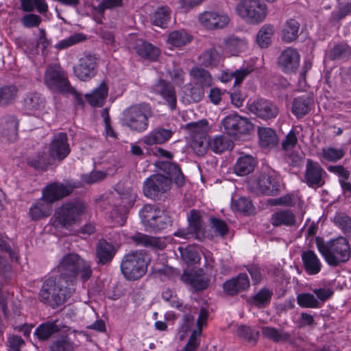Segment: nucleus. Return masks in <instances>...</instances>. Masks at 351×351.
<instances>
[{"mask_svg":"<svg viewBox=\"0 0 351 351\" xmlns=\"http://www.w3.org/2000/svg\"><path fill=\"white\" fill-rule=\"evenodd\" d=\"M60 278L64 283L74 287V282L78 275L84 282L87 281L93 274L91 264L75 253H68L60 260L57 266Z\"/></svg>","mask_w":351,"mask_h":351,"instance_id":"nucleus-1","label":"nucleus"},{"mask_svg":"<svg viewBox=\"0 0 351 351\" xmlns=\"http://www.w3.org/2000/svg\"><path fill=\"white\" fill-rule=\"evenodd\" d=\"M315 244L319 252L330 266L337 267L348 262L350 258V245L344 237L327 241L317 237L315 238Z\"/></svg>","mask_w":351,"mask_h":351,"instance_id":"nucleus-2","label":"nucleus"},{"mask_svg":"<svg viewBox=\"0 0 351 351\" xmlns=\"http://www.w3.org/2000/svg\"><path fill=\"white\" fill-rule=\"evenodd\" d=\"M75 291V287L58 278L47 279L40 290L38 298L40 302L55 308L62 305Z\"/></svg>","mask_w":351,"mask_h":351,"instance_id":"nucleus-3","label":"nucleus"},{"mask_svg":"<svg viewBox=\"0 0 351 351\" xmlns=\"http://www.w3.org/2000/svg\"><path fill=\"white\" fill-rule=\"evenodd\" d=\"M44 84L53 92L72 95L78 104L83 105L81 95L71 86L66 73L59 64H53L47 67L44 74Z\"/></svg>","mask_w":351,"mask_h":351,"instance_id":"nucleus-4","label":"nucleus"},{"mask_svg":"<svg viewBox=\"0 0 351 351\" xmlns=\"http://www.w3.org/2000/svg\"><path fill=\"white\" fill-rule=\"evenodd\" d=\"M153 116L149 104L142 103L127 108L122 114L121 124L131 131L142 133L149 126V119Z\"/></svg>","mask_w":351,"mask_h":351,"instance_id":"nucleus-5","label":"nucleus"},{"mask_svg":"<svg viewBox=\"0 0 351 351\" xmlns=\"http://www.w3.org/2000/svg\"><path fill=\"white\" fill-rule=\"evenodd\" d=\"M149 258L143 250L130 251L125 254L121 261V271L128 280L142 278L147 271Z\"/></svg>","mask_w":351,"mask_h":351,"instance_id":"nucleus-6","label":"nucleus"},{"mask_svg":"<svg viewBox=\"0 0 351 351\" xmlns=\"http://www.w3.org/2000/svg\"><path fill=\"white\" fill-rule=\"evenodd\" d=\"M236 13L250 24L262 23L267 16V8L261 0H241L235 7Z\"/></svg>","mask_w":351,"mask_h":351,"instance_id":"nucleus-7","label":"nucleus"},{"mask_svg":"<svg viewBox=\"0 0 351 351\" xmlns=\"http://www.w3.org/2000/svg\"><path fill=\"white\" fill-rule=\"evenodd\" d=\"M85 210L83 202H67L56 210L55 222L61 227L68 228L78 221Z\"/></svg>","mask_w":351,"mask_h":351,"instance_id":"nucleus-8","label":"nucleus"},{"mask_svg":"<svg viewBox=\"0 0 351 351\" xmlns=\"http://www.w3.org/2000/svg\"><path fill=\"white\" fill-rule=\"evenodd\" d=\"M221 124L224 132L233 136L248 135L254 130V124L249 119L237 113L226 116Z\"/></svg>","mask_w":351,"mask_h":351,"instance_id":"nucleus-9","label":"nucleus"},{"mask_svg":"<svg viewBox=\"0 0 351 351\" xmlns=\"http://www.w3.org/2000/svg\"><path fill=\"white\" fill-rule=\"evenodd\" d=\"M171 184L170 179L167 176L154 174L144 182L143 193L149 198L156 199L169 190Z\"/></svg>","mask_w":351,"mask_h":351,"instance_id":"nucleus-10","label":"nucleus"},{"mask_svg":"<svg viewBox=\"0 0 351 351\" xmlns=\"http://www.w3.org/2000/svg\"><path fill=\"white\" fill-rule=\"evenodd\" d=\"M48 152L53 161L61 162L65 159L71 152L67 134L60 132L54 135L49 144Z\"/></svg>","mask_w":351,"mask_h":351,"instance_id":"nucleus-11","label":"nucleus"},{"mask_svg":"<svg viewBox=\"0 0 351 351\" xmlns=\"http://www.w3.org/2000/svg\"><path fill=\"white\" fill-rule=\"evenodd\" d=\"M152 92L164 100V104L171 110L176 108L177 97L173 85L165 80L160 79L152 86Z\"/></svg>","mask_w":351,"mask_h":351,"instance_id":"nucleus-12","label":"nucleus"},{"mask_svg":"<svg viewBox=\"0 0 351 351\" xmlns=\"http://www.w3.org/2000/svg\"><path fill=\"white\" fill-rule=\"evenodd\" d=\"M97 58L90 54H85L79 60V63L73 66L76 77L86 82L93 78L97 73Z\"/></svg>","mask_w":351,"mask_h":351,"instance_id":"nucleus-13","label":"nucleus"},{"mask_svg":"<svg viewBox=\"0 0 351 351\" xmlns=\"http://www.w3.org/2000/svg\"><path fill=\"white\" fill-rule=\"evenodd\" d=\"M251 113L263 120L275 118L278 114V107L269 100L257 99L248 105Z\"/></svg>","mask_w":351,"mask_h":351,"instance_id":"nucleus-14","label":"nucleus"},{"mask_svg":"<svg viewBox=\"0 0 351 351\" xmlns=\"http://www.w3.org/2000/svg\"><path fill=\"white\" fill-rule=\"evenodd\" d=\"M256 189L261 193L274 195L278 190L276 173L273 170L261 173L254 180Z\"/></svg>","mask_w":351,"mask_h":351,"instance_id":"nucleus-15","label":"nucleus"},{"mask_svg":"<svg viewBox=\"0 0 351 351\" xmlns=\"http://www.w3.org/2000/svg\"><path fill=\"white\" fill-rule=\"evenodd\" d=\"M326 175V171L318 162H314L311 159L307 160L304 181L308 186H322L325 183L324 178Z\"/></svg>","mask_w":351,"mask_h":351,"instance_id":"nucleus-16","label":"nucleus"},{"mask_svg":"<svg viewBox=\"0 0 351 351\" xmlns=\"http://www.w3.org/2000/svg\"><path fill=\"white\" fill-rule=\"evenodd\" d=\"M180 278L183 282L190 285L195 291L204 290L210 285V278L201 269L190 272L185 271Z\"/></svg>","mask_w":351,"mask_h":351,"instance_id":"nucleus-17","label":"nucleus"},{"mask_svg":"<svg viewBox=\"0 0 351 351\" xmlns=\"http://www.w3.org/2000/svg\"><path fill=\"white\" fill-rule=\"evenodd\" d=\"M300 54L295 49L287 47L278 58V64L282 70L287 73L295 72L300 64Z\"/></svg>","mask_w":351,"mask_h":351,"instance_id":"nucleus-18","label":"nucleus"},{"mask_svg":"<svg viewBox=\"0 0 351 351\" xmlns=\"http://www.w3.org/2000/svg\"><path fill=\"white\" fill-rule=\"evenodd\" d=\"M199 23L209 29L223 28L230 21L227 14H219L216 12H204L199 16Z\"/></svg>","mask_w":351,"mask_h":351,"instance_id":"nucleus-19","label":"nucleus"},{"mask_svg":"<svg viewBox=\"0 0 351 351\" xmlns=\"http://www.w3.org/2000/svg\"><path fill=\"white\" fill-rule=\"evenodd\" d=\"M117 252L115 246L105 239H99L95 249V256L99 265H106L111 263Z\"/></svg>","mask_w":351,"mask_h":351,"instance_id":"nucleus-20","label":"nucleus"},{"mask_svg":"<svg viewBox=\"0 0 351 351\" xmlns=\"http://www.w3.org/2000/svg\"><path fill=\"white\" fill-rule=\"evenodd\" d=\"M72 189L62 184L53 183L47 186L43 190V197L51 204L67 195Z\"/></svg>","mask_w":351,"mask_h":351,"instance_id":"nucleus-21","label":"nucleus"},{"mask_svg":"<svg viewBox=\"0 0 351 351\" xmlns=\"http://www.w3.org/2000/svg\"><path fill=\"white\" fill-rule=\"evenodd\" d=\"M173 134V132L170 129L157 127L144 136L142 142L147 145H162L167 142Z\"/></svg>","mask_w":351,"mask_h":351,"instance_id":"nucleus-22","label":"nucleus"},{"mask_svg":"<svg viewBox=\"0 0 351 351\" xmlns=\"http://www.w3.org/2000/svg\"><path fill=\"white\" fill-rule=\"evenodd\" d=\"M18 125L16 119L13 116H5L0 121V134L9 142H14L18 136Z\"/></svg>","mask_w":351,"mask_h":351,"instance_id":"nucleus-23","label":"nucleus"},{"mask_svg":"<svg viewBox=\"0 0 351 351\" xmlns=\"http://www.w3.org/2000/svg\"><path fill=\"white\" fill-rule=\"evenodd\" d=\"M249 287L250 280L247 275L244 273L239 274L223 284L224 291L231 295L245 291Z\"/></svg>","mask_w":351,"mask_h":351,"instance_id":"nucleus-24","label":"nucleus"},{"mask_svg":"<svg viewBox=\"0 0 351 351\" xmlns=\"http://www.w3.org/2000/svg\"><path fill=\"white\" fill-rule=\"evenodd\" d=\"M52 205L43 196L35 201L29 209V217L32 221H38L51 215Z\"/></svg>","mask_w":351,"mask_h":351,"instance_id":"nucleus-25","label":"nucleus"},{"mask_svg":"<svg viewBox=\"0 0 351 351\" xmlns=\"http://www.w3.org/2000/svg\"><path fill=\"white\" fill-rule=\"evenodd\" d=\"M304 271L309 275H316L322 269V264L315 252L311 250L303 251L301 254Z\"/></svg>","mask_w":351,"mask_h":351,"instance_id":"nucleus-26","label":"nucleus"},{"mask_svg":"<svg viewBox=\"0 0 351 351\" xmlns=\"http://www.w3.org/2000/svg\"><path fill=\"white\" fill-rule=\"evenodd\" d=\"M121 199V204L116 206L112 213V217L114 219L117 223L119 225L122 226L124 224L126 219V213L128 212V209L130 207L135 200L136 195L134 193H130L128 197L123 195L120 197Z\"/></svg>","mask_w":351,"mask_h":351,"instance_id":"nucleus-27","label":"nucleus"},{"mask_svg":"<svg viewBox=\"0 0 351 351\" xmlns=\"http://www.w3.org/2000/svg\"><path fill=\"white\" fill-rule=\"evenodd\" d=\"M131 239L137 245L151 247L156 250H163L167 245L163 239L158 237L148 236L141 232H136L132 235L131 237Z\"/></svg>","mask_w":351,"mask_h":351,"instance_id":"nucleus-28","label":"nucleus"},{"mask_svg":"<svg viewBox=\"0 0 351 351\" xmlns=\"http://www.w3.org/2000/svg\"><path fill=\"white\" fill-rule=\"evenodd\" d=\"M158 167L168 176L167 177L170 179L171 182L173 180L177 186H182L184 184V175L177 164L171 162H161L158 164Z\"/></svg>","mask_w":351,"mask_h":351,"instance_id":"nucleus-29","label":"nucleus"},{"mask_svg":"<svg viewBox=\"0 0 351 351\" xmlns=\"http://www.w3.org/2000/svg\"><path fill=\"white\" fill-rule=\"evenodd\" d=\"M132 47L138 56L151 60H156L159 55L157 47L142 39H136Z\"/></svg>","mask_w":351,"mask_h":351,"instance_id":"nucleus-30","label":"nucleus"},{"mask_svg":"<svg viewBox=\"0 0 351 351\" xmlns=\"http://www.w3.org/2000/svg\"><path fill=\"white\" fill-rule=\"evenodd\" d=\"M222 44L224 51L230 56H237L247 47L245 39L235 36L223 38Z\"/></svg>","mask_w":351,"mask_h":351,"instance_id":"nucleus-31","label":"nucleus"},{"mask_svg":"<svg viewBox=\"0 0 351 351\" xmlns=\"http://www.w3.org/2000/svg\"><path fill=\"white\" fill-rule=\"evenodd\" d=\"M296 217L289 209L280 210L272 214L271 223L274 226H291L295 225Z\"/></svg>","mask_w":351,"mask_h":351,"instance_id":"nucleus-32","label":"nucleus"},{"mask_svg":"<svg viewBox=\"0 0 351 351\" xmlns=\"http://www.w3.org/2000/svg\"><path fill=\"white\" fill-rule=\"evenodd\" d=\"M259 145L265 149H272L278 143V137L276 132L269 128H258Z\"/></svg>","mask_w":351,"mask_h":351,"instance_id":"nucleus-33","label":"nucleus"},{"mask_svg":"<svg viewBox=\"0 0 351 351\" xmlns=\"http://www.w3.org/2000/svg\"><path fill=\"white\" fill-rule=\"evenodd\" d=\"M255 165V160L252 156H241L234 166V172L240 176H246L253 171Z\"/></svg>","mask_w":351,"mask_h":351,"instance_id":"nucleus-34","label":"nucleus"},{"mask_svg":"<svg viewBox=\"0 0 351 351\" xmlns=\"http://www.w3.org/2000/svg\"><path fill=\"white\" fill-rule=\"evenodd\" d=\"M45 105V99L38 93H29L23 99L24 108L29 112L40 111L44 109Z\"/></svg>","mask_w":351,"mask_h":351,"instance_id":"nucleus-35","label":"nucleus"},{"mask_svg":"<svg viewBox=\"0 0 351 351\" xmlns=\"http://www.w3.org/2000/svg\"><path fill=\"white\" fill-rule=\"evenodd\" d=\"M108 85L105 82H102L92 93L86 95V99L92 106H101L108 96Z\"/></svg>","mask_w":351,"mask_h":351,"instance_id":"nucleus-36","label":"nucleus"},{"mask_svg":"<svg viewBox=\"0 0 351 351\" xmlns=\"http://www.w3.org/2000/svg\"><path fill=\"white\" fill-rule=\"evenodd\" d=\"M190 228L193 229L195 238L201 240L205 237L204 225L202 220V213L196 210H192L188 217Z\"/></svg>","mask_w":351,"mask_h":351,"instance_id":"nucleus-37","label":"nucleus"},{"mask_svg":"<svg viewBox=\"0 0 351 351\" xmlns=\"http://www.w3.org/2000/svg\"><path fill=\"white\" fill-rule=\"evenodd\" d=\"M27 163L36 169L46 171L48 167L52 165L53 160L49 154L40 152L27 158Z\"/></svg>","mask_w":351,"mask_h":351,"instance_id":"nucleus-38","label":"nucleus"},{"mask_svg":"<svg viewBox=\"0 0 351 351\" xmlns=\"http://www.w3.org/2000/svg\"><path fill=\"white\" fill-rule=\"evenodd\" d=\"M263 335L274 342H289L291 335L283 330H278L274 327L264 326L261 328Z\"/></svg>","mask_w":351,"mask_h":351,"instance_id":"nucleus-39","label":"nucleus"},{"mask_svg":"<svg viewBox=\"0 0 351 351\" xmlns=\"http://www.w3.org/2000/svg\"><path fill=\"white\" fill-rule=\"evenodd\" d=\"M192 36L184 29L171 32L167 38V43L172 47H182L191 43Z\"/></svg>","mask_w":351,"mask_h":351,"instance_id":"nucleus-40","label":"nucleus"},{"mask_svg":"<svg viewBox=\"0 0 351 351\" xmlns=\"http://www.w3.org/2000/svg\"><path fill=\"white\" fill-rule=\"evenodd\" d=\"M190 75L192 77L194 84L202 88L209 87L212 85L213 79L208 71L206 70L194 67L191 69Z\"/></svg>","mask_w":351,"mask_h":351,"instance_id":"nucleus-41","label":"nucleus"},{"mask_svg":"<svg viewBox=\"0 0 351 351\" xmlns=\"http://www.w3.org/2000/svg\"><path fill=\"white\" fill-rule=\"evenodd\" d=\"M208 145L209 149L215 154H221L233 147L232 142L223 135L215 136L208 139Z\"/></svg>","mask_w":351,"mask_h":351,"instance_id":"nucleus-42","label":"nucleus"},{"mask_svg":"<svg viewBox=\"0 0 351 351\" xmlns=\"http://www.w3.org/2000/svg\"><path fill=\"white\" fill-rule=\"evenodd\" d=\"M300 27L299 22L293 19L286 21L282 30V38L286 43L295 40L298 36Z\"/></svg>","mask_w":351,"mask_h":351,"instance_id":"nucleus-43","label":"nucleus"},{"mask_svg":"<svg viewBox=\"0 0 351 351\" xmlns=\"http://www.w3.org/2000/svg\"><path fill=\"white\" fill-rule=\"evenodd\" d=\"M171 10L167 5H162L154 12L152 21L153 24L165 28L171 21Z\"/></svg>","mask_w":351,"mask_h":351,"instance_id":"nucleus-44","label":"nucleus"},{"mask_svg":"<svg viewBox=\"0 0 351 351\" xmlns=\"http://www.w3.org/2000/svg\"><path fill=\"white\" fill-rule=\"evenodd\" d=\"M328 57L331 60H347L351 58V47L346 43H339L330 49Z\"/></svg>","mask_w":351,"mask_h":351,"instance_id":"nucleus-45","label":"nucleus"},{"mask_svg":"<svg viewBox=\"0 0 351 351\" xmlns=\"http://www.w3.org/2000/svg\"><path fill=\"white\" fill-rule=\"evenodd\" d=\"M311 99L306 96L294 98L292 104V112L298 118L306 115L310 110Z\"/></svg>","mask_w":351,"mask_h":351,"instance_id":"nucleus-46","label":"nucleus"},{"mask_svg":"<svg viewBox=\"0 0 351 351\" xmlns=\"http://www.w3.org/2000/svg\"><path fill=\"white\" fill-rule=\"evenodd\" d=\"M186 129L192 138L208 137V125L205 119L189 123L186 125Z\"/></svg>","mask_w":351,"mask_h":351,"instance_id":"nucleus-47","label":"nucleus"},{"mask_svg":"<svg viewBox=\"0 0 351 351\" xmlns=\"http://www.w3.org/2000/svg\"><path fill=\"white\" fill-rule=\"evenodd\" d=\"M171 217L169 214L162 210L158 211L157 215L154 220L150 222V225L147 229L152 232H159L166 228L171 224Z\"/></svg>","mask_w":351,"mask_h":351,"instance_id":"nucleus-48","label":"nucleus"},{"mask_svg":"<svg viewBox=\"0 0 351 351\" xmlns=\"http://www.w3.org/2000/svg\"><path fill=\"white\" fill-rule=\"evenodd\" d=\"M332 221L343 233L351 239V219L344 213H336L333 217Z\"/></svg>","mask_w":351,"mask_h":351,"instance_id":"nucleus-49","label":"nucleus"},{"mask_svg":"<svg viewBox=\"0 0 351 351\" xmlns=\"http://www.w3.org/2000/svg\"><path fill=\"white\" fill-rule=\"evenodd\" d=\"M274 32V26L266 24L262 26L256 35V43L261 48H267L271 43Z\"/></svg>","mask_w":351,"mask_h":351,"instance_id":"nucleus-50","label":"nucleus"},{"mask_svg":"<svg viewBox=\"0 0 351 351\" xmlns=\"http://www.w3.org/2000/svg\"><path fill=\"white\" fill-rule=\"evenodd\" d=\"M160 209L154 204H145L139 211V215L144 226L148 228L150 222L154 220L158 211Z\"/></svg>","mask_w":351,"mask_h":351,"instance_id":"nucleus-51","label":"nucleus"},{"mask_svg":"<svg viewBox=\"0 0 351 351\" xmlns=\"http://www.w3.org/2000/svg\"><path fill=\"white\" fill-rule=\"evenodd\" d=\"M18 88L15 86H5L0 88V106L12 102L17 97Z\"/></svg>","mask_w":351,"mask_h":351,"instance_id":"nucleus-52","label":"nucleus"},{"mask_svg":"<svg viewBox=\"0 0 351 351\" xmlns=\"http://www.w3.org/2000/svg\"><path fill=\"white\" fill-rule=\"evenodd\" d=\"M179 251L182 260L187 264H196L200 261L199 254L194 247H179Z\"/></svg>","mask_w":351,"mask_h":351,"instance_id":"nucleus-53","label":"nucleus"},{"mask_svg":"<svg viewBox=\"0 0 351 351\" xmlns=\"http://www.w3.org/2000/svg\"><path fill=\"white\" fill-rule=\"evenodd\" d=\"M297 302L302 308H317L321 302L311 293H302L297 295Z\"/></svg>","mask_w":351,"mask_h":351,"instance_id":"nucleus-54","label":"nucleus"},{"mask_svg":"<svg viewBox=\"0 0 351 351\" xmlns=\"http://www.w3.org/2000/svg\"><path fill=\"white\" fill-rule=\"evenodd\" d=\"M344 154L343 149L326 147L322 149L321 159L329 162H336L342 158Z\"/></svg>","mask_w":351,"mask_h":351,"instance_id":"nucleus-55","label":"nucleus"},{"mask_svg":"<svg viewBox=\"0 0 351 351\" xmlns=\"http://www.w3.org/2000/svg\"><path fill=\"white\" fill-rule=\"evenodd\" d=\"M274 204L280 205L283 206H293L295 204H298V206L302 209L303 206V201L296 194L288 193L285 195L281 196L274 200Z\"/></svg>","mask_w":351,"mask_h":351,"instance_id":"nucleus-56","label":"nucleus"},{"mask_svg":"<svg viewBox=\"0 0 351 351\" xmlns=\"http://www.w3.org/2000/svg\"><path fill=\"white\" fill-rule=\"evenodd\" d=\"M21 8L25 12H32L34 7L40 14L46 13L48 10L45 0H21Z\"/></svg>","mask_w":351,"mask_h":351,"instance_id":"nucleus-57","label":"nucleus"},{"mask_svg":"<svg viewBox=\"0 0 351 351\" xmlns=\"http://www.w3.org/2000/svg\"><path fill=\"white\" fill-rule=\"evenodd\" d=\"M58 330V327L55 323L47 322L40 325L34 333L39 339L46 340Z\"/></svg>","mask_w":351,"mask_h":351,"instance_id":"nucleus-58","label":"nucleus"},{"mask_svg":"<svg viewBox=\"0 0 351 351\" xmlns=\"http://www.w3.org/2000/svg\"><path fill=\"white\" fill-rule=\"evenodd\" d=\"M86 36L82 33H75L69 37L59 41L56 45V48L58 50L66 49L76 44L86 40Z\"/></svg>","mask_w":351,"mask_h":351,"instance_id":"nucleus-59","label":"nucleus"},{"mask_svg":"<svg viewBox=\"0 0 351 351\" xmlns=\"http://www.w3.org/2000/svg\"><path fill=\"white\" fill-rule=\"evenodd\" d=\"M191 147L193 152L199 156H204L209 149L208 137L192 138Z\"/></svg>","mask_w":351,"mask_h":351,"instance_id":"nucleus-60","label":"nucleus"},{"mask_svg":"<svg viewBox=\"0 0 351 351\" xmlns=\"http://www.w3.org/2000/svg\"><path fill=\"white\" fill-rule=\"evenodd\" d=\"M273 293L267 288L261 289L253 298V303L259 308L266 306L269 304Z\"/></svg>","mask_w":351,"mask_h":351,"instance_id":"nucleus-61","label":"nucleus"},{"mask_svg":"<svg viewBox=\"0 0 351 351\" xmlns=\"http://www.w3.org/2000/svg\"><path fill=\"white\" fill-rule=\"evenodd\" d=\"M234 210L240 213L250 215L254 211V206L252 202L246 197H239L235 200L232 205Z\"/></svg>","mask_w":351,"mask_h":351,"instance_id":"nucleus-62","label":"nucleus"},{"mask_svg":"<svg viewBox=\"0 0 351 351\" xmlns=\"http://www.w3.org/2000/svg\"><path fill=\"white\" fill-rule=\"evenodd\" d=\"M202 64L204 66H216L219 61L220 54L215 48H212L204 53L200 56Z\"/></svg>","mask_w":351,"mask_h":351,"instance_id":"nucleus-63","label":"nucleus"},{"mask_svg":"<svg viewBox=\"0 0 351 351\" xmlns=\"http://www.w3.org/2000/svg\"><path fill=\"white\" fill-rule=\"evenodd\" d=\"M51 351H73V343L67 337H62L53 341L50 346Z\"/></svg>","mask_w":351,"mask_h":351,"instance_id":"nucleus-64","label":"nucleus"}]
</instances>
